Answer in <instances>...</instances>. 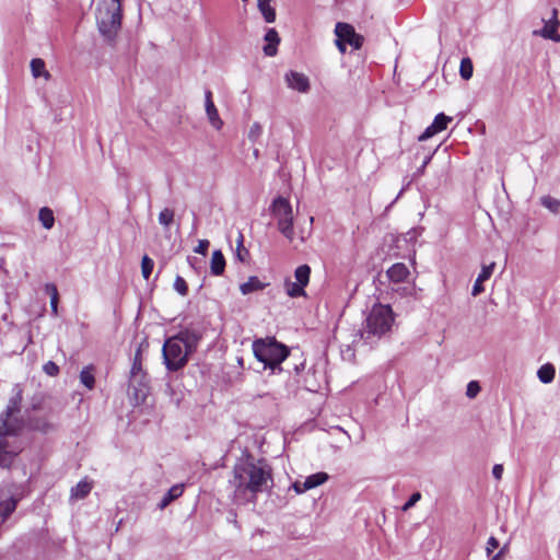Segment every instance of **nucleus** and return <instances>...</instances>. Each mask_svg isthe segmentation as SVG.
Instances as JSON below:
<instances>
[{
  "label": "nucleus",
  "instance_id": "f257e3e1",
  "mask_svg": "<svg viewBox=\"0 0 560 560\" xmlns=\"http://www.w3.org/2000/svg\"><path fill=\"white\" fill-rule=\"evenodd\" d=\"M271 480V469L261 460H246L235 465L233 479L230 480L234 488V501L237 504L255 502L257 494L266 491Z\"/></svg>",
  "mask_w": 560,
  "mask_h": 560
},
{
  "label": "nucleus",
  "instance_id": "f03ea898",
  "mask_svg": "<svg viewBox=\"0 0 560 560\" xmlns=\"http://www.w3.org/2000/svg\"><path fill=\"white\" fill-rule=\"evenodd\" d=\"M22 401V390L19 388L9 400L7 409L0 415V467H9L14 457L22 451L16 439L22 429V421L16 417Z\"/></svg>",
  "mask_w": 560,
  "mask_h": 560
},
{
  "label": "nucleus",
  "instance_id": "7ed1b4c3",
  "mask_svg": "<svg viewBox=\"0 0 560 560\" xmlns=\"http://www.w3.org/2000/svg\"><path fill=\"white\" fill-rule=\"evenodd\" d=\"M199 337L195 332L182 331L168 338L163 345V359L168 371L183 369L188 357L196 350Z\"/></svg>",
  "mask_w": 560,
  "mask_h": 560
},
{
  "label": "nucleus",
  "instance_id": "20e7f679",
  "mask_svg": "<svg viewBox=\"0 0 560 560\" xmlns=\"http://www.w3.org/2000/svg\"><path fill=\"white\" fill-rule=\"evenodd\" d=\"M394 313L389 305L375 304L370 311L360 337L365 343H374L390 331L394 324Z\"/></svg>",
  "mask_w": 560,
  "mask_h": 560
},
{
  "label": "nucleus",
  "instance_id": "39448f33",
  "mask_svg": "<svg viewBox=\"0 0 560 560\" xmlns=\"http://www.w3.org/2000/svg\"><path fill=\"white\" fill-rule=\"evenodd\" d=\"M255 358L264 363V369H269L272 374L282 371L281 363L289 357L290 350L283 343L272 337L256 339L253 342Z\"/></svg>",
  "mask_w": 560,
  "mask_h": 560
},
{
  "label": "nucleus",
  "instance_id": "423d86ee",
  "mask_svg": "<svg viewBox=\"0 0 560 560\" xmlns=\"http://www.w3.org/2000/svg\"><path fill=\"white\" fill-rule=\"evenodd\" d=\"M121 0H101L96 8V24L101 35L112 44L121 26Z\"/></svg>",
  "mask_w": 560,
  "mask_h": 560
},
{
  "label": "nucleus",
  "instance_id": "0eeeda50",
  "mask_svg": "<svg viewBox=\"0 0 560 560\" xmlns=\"http://www.w3.org/2000/svg\"><path fill=\"white\" fill-rule=\"evenodd\" d=\"M271 212L277 219L279 231L289 240H293V212L288 199L278 197L271 205Z\"/></svg>",
  "mask_w": 560,
  "mask_h": 560
},
{
  "label": "nucleus",
  "instance_id": "6e6552de",
  "mask_svg": "<svg viewBox=\"0 0 560 560\" xmlns=\"http://www.w3.org/2000/svg\"><path fill=\"white\" fill-rule=\"evenodd\" d=\"M337 36L336 46L341 54L346 51V44H349L354 49H360L363 45V36L357 34L354 27L348 23L338 22L335 27Z\"/></svg>",
  "mask_w": 560,
  "mask_h": 560
},
{
  "label": "nucleus",
  "instance_id": "1a4fd4ad",
  "mask_svg": "<svg viewBox=\"0 0 560 560\" xmlns=\"http://www.w3.org/2000/svg\"><path fill=\"white\" fill-rule=\"evenodd\" d=\"M21 494L14 486H5L0 488V526L15 511Z\"/></svg>",
  "mask_w": 560,
  "mask_h": 560
},
{
  "label": "nucleus",
  "instance_id": "9d476101",
  "mask_svg": "<svg viewBox=\"0 0 560 560\" xmlns=\"http://www.w3.org/2000/svg\"><path fill=\"white\" fill-rule=\"evenodd\" d=\"M545 25L541 30H536L533 32L534 36H540L545 39H550L555 43H560V34L558 33L559 28V20H558V10L553 9L551 12V18L549 20L544 21Z\"/></svg>",
  "mask_w": 560,
  "mask_h": 560
},
{
  "label": "nucleus",
  "instance_id": "9b49d317",
  "mask_svg": "<svg viewBox=\"0 0 560 560\" xmlns=\"http://www.w3.org/2000/svg\"><path fill=\"white\" fill-rule=\"evenodd\" d=\"M285 82L290 89L300 93H306L310 90L308 78L296 71H289L285 74Z\"/></svg>",
  "mask_w": 560,
  "mask_h": 560
},
{
  "label": "nucleus",
  "instance_id": "f8f14e48",
  "mask_svg": "<svg viewBox=\"0 0 560 560\" xmlns=\"http://www.w3.org/2000/svg\"><path fill=\"white\" fill-rule=\"evenodd\" d=\"M205 106L209 122L213 128L220 130L223 126V121L220 118L219 112L212 101V92L210 90H207L205 93Z\"/></svg>",
  "mask_w": 560,
  "mask_h": 560
},
{
  "label": "nucleus",
  "instance_id": "ddd939ff",
  "mask_svg": "<svg viewBox=\"0 0 560 560\" xmlns=\"http://www.w3.org/2000/svg\"><path fill=\"white\" fill-rule=\"evenodd\" d=\"M145 378V372L142 369V352L139 347L135 353L133 363L130 370V380L133 383H138L139 385L143 384Z\"/></svg>",
  "mask_w": 560,
  "mask_h": 560
},
{
  "label": "nucleus",
  "instance_id": "4468645a",
  "mask_svg": "<svg viewBox=\"0 0 560 560\" xmlns=\"http://www.w3.org/2000/svg\"><path fill=\"white\" fill-rule=\"evenodd\" d=\"M387 277L393 284L402 283L409 277L410 272L407 266L402 262L394 264L387 270Z\"/></svg>",
  "mask_w": 560,
  "mask_h": 560
},
{
  "label": "nucleus",
  "instance_id": "2eb2a0df",
  "mask_svg": "<svg viewBox=\"0 0 560 560\" xmlns=\"http://www.w3.org/2000/svg\"><path fill=\"white\" fill-rule=\"evenodd\" d=\"M494 267H495V262H491L489 265L482 266V269H481L478 278L475 281L474 287H472L471 294L474 296H477V295H479L480 293L483 292L485 289L482 287V282L487 281L491 277V275H492V272L494 270Z\"/></svg>",
  "mask_w": 560,
  "mask_h": 560
},
{
  "label": "nucleus",
  "instance_id": "dca6fc26",
  "mask_svg": "<svg viewBox=\"0 0 560 560\" xmlns=\"http://www.w3.org/2000/svg\"><path fill=\"white\" fill-rule=\"evenodd\" d=\"M267 44L264 47V52L267 56H275L277 54V46L280 43V37L275 28H269L265 35Z\"/></svg>",
  "mask_w": 560,
  "mask_h": 560
},
{
  "label": "nucleus",
  "instance_id": "f3484780",
  "mask_svg": "<svg viewBox=\"0 0 560 560\" xmlns=\"http://www.w3.org/2000/svg\"><path fill=\"white\" fill-rule=\"evenodd\" d=\"M272 1L273 0H257L258 10L267 23H273L276 21V10L271 5Z\"/></svg>",
  "mask_w": 560,
  "mask_h": 560
},
{
  "label": "nucleus",
  "instance_id": "a211bd4d",
  "mask_svg": "<svg viewBox=\"0 0 560 560\" xmlns=\"http://www.w3.org/2000/svg\"><path fill=\"white\" fill-rule=\"evenodd\" d=\"M225 268V259L221 250H214L212 253L210 269L211 273L214 276H220L223 273Z\"/></svg>",
  "mask_w": 560,
  "mask_h": 560
},
{
  "label": "nucleus",
  "instance_id": "6ab92c4d",
  "mask_svg": "<svg viewBox=\"0 0 560 560\" xmlns=\"http://www.w3.org/2000/svg\"><path fill=\"white\" fill-rule=\"evenodd\" d=\"M392 291L402 298H417V289L413 283H396L393 284Z\"/></svg>",
  "mask_w": 560,
  "mask_h": 560
},
{
  "label": "nucleus",
  "instance_id": "aec40b11",
  "mask_svg": "<svg viewBox=\"0 0 560 560\" xmlns=\"http://www.w3.org/2000/svg\"><path fill=\"white\" fill-rule=\"evenodd\" d=\"M92 483L86 480H81L77 483L75 487L71 489V499L82 500L84 499L92 490Z\"/></svg>",
  "mask_w": 560,
  "mask_h": 560
},
{
  "label": "nucleus",
  "instance_id": "412c9836",
  "mask_svg": "<svg viewBox=\"0 0 560 560\" xmlns=\"http://www.w3.org/2000/svg\"><path fill=\"white\" fill-rule=\"evenodd\" d=\"M265 284L255 276L249 277L248 280L240 285L241 292L246 295L255 291L262 290Z\"/></svg>",
  "mask_w": 560,
  "mask_h": 560
},
{
  "label": "nucleus",
  "instance_id": "4be33fe9",
  "mask_svg": "<svg viewBox=\"0 0 560 560\" xmlns=\"http://www.w3.org/2000/svg\"><path fill=\"white\" fill-rule=\"evenodd\" d=\"M31 71L34 78L44 77L46 80L50 78V73L45 68V61L40 58L32 59Z\"/></svg>",
  "mask_w": 560,
  "mask_h": 560
},
{
  "label": "nucleus",
  "instance_id": "5701e85b",
  "mask_svg": "<svg viewBox=\"0 0 560 560\" xmlns=\"http://www.w3.org/2000/svg\"><path fill=\"white\" fill-rule=\"evenodd\" d=\"M328 480V475L326 472H316L304 480V488H307L308 490L314 489L323 483H325Z\"/></svg>",
  "mask_w": 560,
  "mask_h": 560
},
{
  "label": "nucleus",
  "instance_id": "b1692460",
  "mask_svg": "<svg viewBox=\"0 0 560 560\" xmlns=\"http://www.w3.org/2000/svg\"><path fill=\"white\" fill-rule=\"evenodd\" d=\"M184 487L183 485H175L173 486L167 493L164 495L160 503V508L164 509L166 508L173 500L179 498L183 494Z\"/></svg>",
  "mask_w": 560,
  "mask_h": 560
},
{
  "label": "nucleus",
  "instance_id": "393cba45",
  "mask_svg": "<svg viewBox=\"0 0 560 560\" xmlns=\"http://www.w3.org/2000/svg\"><path fill=\"white\" fill-rule=\"evenodd\" d=\"M38 220L46 230H50L55 224L52 210L47 207H43L38 212Z\"/></svg>",
  "mask_w": 560,
  "mask_h": 560
},
{
  "label": "nucleus",
  "instance_id": "a878e982",
  "mask_svg": "<svg viewBox=\"0 0 560 560\" xmlns=\"http://www.w3.org/2000/svg\"><path fill=\"white\" fill-rule=\"evenodd\" d=\"M555 373H556V371H555L553 365L547 363L539 368V370L537 372V376L541 383L548 384V383H551L552 380L555 378Z\"/></svg>",
  "mask_w": 560,
  "mask_h": 560
},
{
  "label": "nucleus",
  "instance_id": "bb28decb",
  "mask_svg": "<svg viewBox=\"0 0 560 560\" xmlns=\"http://www.w3.org/2000/svg\"><path fill=\"white\" fill-rule=\"evenodd\" d=\"M311 268L307 265H301L295 269L294 277L295 282L302 287H306L310 281Z\"/></svg>",
  "mask_w": 560,
  "mask_h": 560
},
{
  "label": "nucleus",
  "instance_id": "cd10ccee",
  "mask_svg": "<svg viewBox=\"0 0 560 560\" xmlns=\"http://www.w3.org/2000/svg\"><path fill=\"white\" fill-rule=\"evenodd\" d=\"M285 292L291 298L305 296L304 287L300 283L291 280H285L284 282Z\"/></svg>",
  "mask_w": 560,
  "mask_h": 560
},
{
  "label": "nucleus",
  "instance_id": "c85d7f7f",
  "mask_svg": "<svg viewBox=\"0 0 560 560\" xmlns=\"http://www.w3.org/2000/svg\"><path fill=\"white\" fill-rule=\"evenodd\" d=\"M80 382L89 389H92L95 384L93 374V366H85L80 373Z\"/></svg>",
  "mask_w": 560,
  "mask_h": 560
},
{
  "label": "nucleus",
  "instance_id": "c756f323",
  "mask_svg": "<svg viewBox=\"0 0 560 560\" xmlns=\"http://www.w3.org/2000/svg\"><path fill=\"white\" fill-rule=\"evenodd\" d=\"M474 66L470 58H463L459 66V74L462 79L469 80L472 77Z\"/></svg>",
  "mask_w": 560,
  "mask_h": 560
},
{
  "label": "nucleus",
  "instance_id": "7c9ffc66",
  "mask_svg": "<svg viewBox=\"0 0 560 560\" xmlns=\"http://www.w3.org/2000/svg\"><path fill=\"white\" fill-rule=\"evenodd\" d=\"M540 203L555 214L560 211V200L551 196H542L540 198Z\"/></svg>",
  "mask_w": 560,
  "mask_h": 560
},
{
  "label": "nucleus",
  "instance_id": "2f4dec72",
  "mask_svg": "<svg viewBox=\"0 0 560 560\" xmlns=\"http://www.w3.org/2000/svg\"><path fill=\"white\" fill-rule=\"evenodd\" d=\"M174 210L170 208H164L159 214V223L163 225L165 229L170 228V225L174 221Z\"/></svg>",
  "mask_w": 560,
  "mask_h": 560
},
{
  "label": "nucleus",
  "instance_id": "473e14b6",
  "mask_svg": "<svg viewBox=\"0 0 560 560\" xmlns=\"http://www.w3.org/2000/svg\"><path fill=\"white\" fill-rule=\"evenodd\" d=\"M451 121H452V117L446 116L443 113H441L435 116L432 124L438 129V131L441 132L447 128V125Z\"/></svg>",
  "mask_w": 560,
  "mask_h": 560
},
{
  "label": "nucleus",
  "instance_id": "72a5a7b5",
  "mask_svg": "<svg viewBox=\"0 0 560 560\" xmlns=\"http://www.w3.org/2000/svg\"><path fill=\"white\" fill-rule=\"evenodd\" d=\"M154 261L147 255L141 260V272L145 280H148L152 273Z\"/></svg>",
  "mask_w": 560,
  "mask_h": 560
},
{
  "label": "nucleus",
  "instance_id": "f704fd0d",
  "mask_svg": "<svg viewBox=\"0 0 560 560\" xmlns=\"http://www.w3.org/2000/svg\"><path fill=\"white\" fill-rule=\"evenodd\" d=\"M248 256V250L244 247V236L242 233L238 234L237 246H236V257L241 261H245Z\"/></svg>",
  "mask_w": 560,
  "mask_h": 560
},
{
  "label": "nucleus",
  "instance_id": "c9c22d12",
  "mask_svg": "<svg viewBox=\"0 0 560 560\" xmlns=\"http://www.w3.org/2000/svg\"><path fill=\"white\" fill-rule=\"evenodd\" d=\"M32 428L36 431L48 433L52 430V424L46 420L39 419L32 423Z\"/></svg>",
  "mask_w": 560,
  "mask_h": 560
},
{
  "label": "nucleus",
  "instance_id": "e433bc0d",
  "mask_svg": "<svg viewBox=\"0 0 560 560\" xmlns=\"http://www.w3.org/2000/svg\"><path fill=\"white\" fill-rule=\"evenodd\" d=\"M174 289L183 296L188 293V285L184 278L177 276L174 282Z\"/></svg>",
  "mask_w": 560,
  "mask_h": 560
},
{
  "label": "nucleus",
  "instance_id": "4c0bfd02",
  "mask_svg": "<svg viewBox=\"0 0 560 560\" xmlns=\"http://www.w3.org/2000/svg\"><path fill=\"white\" fill-rule=\"evenodd\" d=\"M480 385L477 381H471L467 385L466 395L469 398H475L480 392Z\"/></svg>",
  "mask_w": 560,
  "mask_h": 560
},
{
  "label": "nucleus",
  "instance_id": "58836bf2",
  "mask_svg": "<svg viewBox=\"0 0 560 560\" xmlns=\"http://www.w3.org/2000/svg\"><path fill=\"white\" fill-rule=\"evenodd\" d=\"M262 133V128L259 122H254L248 131V138L252 141L257 140Z\"/></svg>",
  "mask_w": 560,
  "mask_h": 560
},
{
  "label": "nucleus",
  "instance_id": "ea45409f",
  "mask_svg": "<svg viewBox=\"0 0 560 560\" xmlns=\"http://www.w3.org/2000/svg\"><path fill=\"white\" fill-rule=\"evenodd\" d=\"M43 370L49 376H56L59 373L58 365L52 361L45 363Z\"/></svg>",
  "mask_w": 560,
  "mask_h": 560
},
{
  "label": "nucleus",
  "instance_id": "a19ab883",
  "mask_svg": "<svg viewBox=\"0 0 560 560\" xmlns=\"http://www.w3.org/2000/svg\"><path fill=\"white\" fill-rule=\"evenodd\" d=\"M439 133L438 129L431 124L425 128V130L419 136V141H425L434 135Z\"/></svg>",
  "mask_w": 560,
  "mask_h": 560
},
{
  "label": "nucleus",
  "instance_id": "79ce46f5",
  "mask_svg": "<svg viewBox=\"0 0 560 560\" xmlns=\"http://www.w3.org/2000/svg\"><path fill=\"white\" fill-rule=\"evenodd\" d=\"M421 499V493L420 492H415L413 494H411V497L409 498V500L402 505L401 510L404 512H407L409 509H411L419 500Z\"/></svg>",
  "mask_w": 560,
  "mask_h": 560
},
{
  "label": "nucleus",
  "instance_id": "37998d69",
  "mask_svg": "<svg viewBox=\"0 0 560 560\" xmlns=\"http://www.w3.org/2000/svg\"><path fill=\"white\" fill-rule=\"evenodd\" d=\"M499 547V541L495 537L491 536L488 541H487V546H486V552H487V556H491V553L494 551V549H497Z\"/></svg>",
  "mask_w": 560,
  "mask_h": 560
},
{
  "label": "nucleus",
  "instance_id": "c03bdc74",
  "mask_svg": "<svg viewBox=\"0 0 560 560\" xmlns=\"http://www.w3.org/2000/svg\"><path fill=\"white\" fill-rule=\"evenodd\" d=\"M209 241L207 240H200L198 242V245L195 248V252L201 255H207L208 248H209Z\"/></svg>",
  "mask_w": 560,
  "mask_h": 560
},
{
  "label": "nucleus",
  "instance_id": "a18cd8bd",
  "mask_svg": "<svg viewBox=\"0 0 560 560\" xmlns=\"http://www.w3.org/2000/svg\"><path fill=\"white\" fill-rule=\"evenodd\" d=\"M45 291H46L47 294H49L50 300L52 298H59L57 287L54 283H47L45 285Z\"/></svg>",
  "mask_w": 560,
  "mask_h": 560
},
{
  "label": "nucleus",
  "instance_id": "49530a36",
  "mask_svg": "<svg viewBox=\"0 0 560 560\" xmlns=\"http://www.w3.org/2000/svg\"><path fill=\"white\" fill-rule=\"evenodd\" d=\"M503 474V466L500 464H497L492 468V475L497 480H500L502 478Z\"/></svg>",
  "mask_w": 560,
  "mask_h": 560
},
{
  "label": "nucleus",
  "instance_id": "de8ad7c7",
  "mask_svg": "<svg viewBox=\"0 0 560 560\" xmlns=\"http://www.w3.org/2000/svg\"><path fill=\"white\" fill-rule=\"evenodd\" d=\"M293 489L296 493H303L305 491H308L307 488H304V481L299 480L293 483Z\"/></svg>",
  "mask_w": 560,
  "mask_h": 560
},
{
  "label": "nucleus",
  "instance_id": "09e8293b",
  "mask_svg": "<svg viewBox=\"0 0 560 560\" xmlns=\"http://www.w3.org/2000/svg\"><path fill=\"white\" fill-rule=\"evenodd\" d=\"M58 301H59V298H52L50 300V308H51V313L54 316L58 315Z\"/></svg>",
  "mask_w": 560,
  "mask_h": 560
},
{
  "label": "nucleus",
  "instance_id": "8fccbe9b",
  "mask_svg": "<svg viewBox=\"0 0 560 560\" xmlns=\"http://www.w3.org/2000/svg\"><path fill=\"white\" fill-rule=\"evenodd\" d=\"M431 158H432V155H429V156H427V158H425V160L423 161V163H422L421 167L418 170V172H419L420 174H422V173L424 172V168H425V166L429 164V162H430Z\"/></svg>",
  "mask_w": 560,
  "mask_h": 560
},
{
  "label": "nucleus",
  "instance_id": "3c124183",
  "mask_svg": "<svg viewBox=\"0 0 560 560\" xmlns=\"http://www.w3.org/2000/svg\"><path fill=\"white\" fill-rule=\"evenodd\" d=\"M501 559H502V552H498L490 560H501Z\"/></svg>",
  "mask_w": 560,
  "mask_h": 560
},
{
  "label": "nucleus",
  "instance_id": "603ef678",
  "mask_svg": "<svg viewBox=\"0 0 560 560\" xmlns=\"http://www.w3.org/2000/svg\"><path fill=\"white\" fill-rule=\"evenodd\" d=\"M506 549H508V547H506V546H504V547H502V548L500 549V551H499V552H502V556H503V555L505 553Z\"/></svg>",
  "mask_w": 560,
  "mask_h": 560
}]
</instances>
